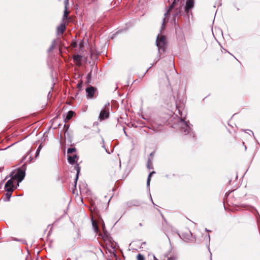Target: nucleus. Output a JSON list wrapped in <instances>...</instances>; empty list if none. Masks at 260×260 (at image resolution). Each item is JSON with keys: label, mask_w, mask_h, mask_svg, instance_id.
Masks as SVG:
<instances>
[{"label": "nucleus", "mask_w": 260, "mask_h": 260, "mask_svg": "<svg viewBox=\"0 0 260 260\" xmlns=\"http://www.w3.org/2000/svg\"><path fill=\"white\" fill-rule=\"evenodd\" d=\"M41 149H42V145H41V144H40V145L39 146V147H38V148L37 150H39V151H40V150H41Z\"/></svg>", "instance_id": "obj_36"}, {"label": "nucleus", "mask_w": 260, "mask_h": 260, "mask_svg": "<svg viewBox=\"0 0 260 260\" xmlns=\"http://www.w3.org/2000/svg\"><path fill=\"white\" fill-rule=\"evenodd\" d=\"M151 201H152V202L153 204V205H155V204H154V203H153V201H152V199L151 198Z\"/></svg>", "instance_id": "obj_47"}, {"label": "nucleus", "mask_w": 260, "mask_h": 260, "mask_svg": "<svg viewBox=\"0 0 260 260\" xmlns=\"http://www.w3.org/2000/svg\"><path fill=\"white\" fill-rule=\"evenodd\" d=\"M5 190L7 191V193L5 194V197L3 200L5 202H9L10 200L13 189L12 188H9V189H5Z\"/></svg>", "instance_id": "obj_9"}, {"label": "nucleus", "mask_w": 260, "mask_h": 260, "mask_svg": "<svg viewBox=\"0 0 260 260\" xmlns=\"http://www.w3.org/2000/svg\"><path fill=\"white\" fill-rule=\"evenodd\" d=\"M75 112L73 111H69L66 115V119H64V121H66V120H70L74 115Z\"/></svg>", "instance_id": "obj_17"}, {"label": "nucleus", "mask_w": 260, "mask_h": 260, "mask_svg": "<svg viewBox=\"0 0 260 260\" xmlns=\"http://www.w3.org/2000/svg\"><path fill=\"white\" fill-rule=\"evenodd\" d=\"M82 83H83V82L82 80H80L78 83L77 84V88L80 90H81V89H82Z\"/></svg>", "instance_id": "obj_29"}, {"label": "nucleus", "mask_w": 260, "mask_h": 260, "mask_svg": "<svg viewBox=\"0 0 260 260\" xmlns=\"http://www.w3.org/2000/svg\"><path fill=\"white\" fill-rule=\"evenodd\" d=\"M25 164H24L22 166V168H23V169L18 168L17 169L16 172L13 171L11 173L10 175V177H11L12 178H14L17 180L18 185H19V183L21 182L24 179L25 176L26 169L25 168Z\"/></svg>", "instance_id": "obj_2"}, {"label": "nucleus", "mask_w": 260, "mask_h": 260, "mask_svg": "<svg viewBox=\"0 0 260 260\" xmlns=\"http://www.w3.org/2000/svg\"><path fill=\"white\" fill-rule=\"evenodd\" d=\"M60 138H62V136H61V134H60Z\"/></svg>", "instance_id": "obj_50"}, {"label": "nucleus", "mask_w": 260, "mask_h": 260, "mask_svg": "<svg viewBox=\"0 0 260 260\" xmlns=\"http://www.w3.org/2000/svg\"><path fill=\"white\" fill-rule=\"evenodd\" d=\"M194 0H186L184 11L186 15L189 16L190 14L192 15L191 10L194 8Z\"/></svg>", "instance_id": "obj_4"}, {"label": "nucleus", "mask_w": 260, "mask_h": 260, "mask_svg": "<svg viewBox=\"0 0 260 260\" xmlns=\"http://www.w3.org/2000/svg\"><path fill=\"white\" fill-rule=\"evenodd\" d=\"M237 10L238 11L239 10V9L238 8H237Z\"/></svg>", "instance_id": "obj_53"}, {"label": "nucleus", "mask_w": 260, "mask_h": 260, "mask_svg": "<svg viewBox=\"0 0 260 260\" xmlns=\"http://www.w3.org/2000/svg\"><path fill=\"white\" fill-rule=\"evenodd\" d=\"M168 260H177V257L175 255L171 256L168 258Z\"/></svg>", "instance_id": "obj_30"}, {"label": "nucleus", "mask_w": 260, "mask_h": 260, "mask_svg": "<svg viewBox=\"0 0 260 260\" xmlns=\"http://www.w3.org/2000/svg\"><path fill=\"white\" fill-rule=\"evenodd\" d=\"M109 117V109H102L100 113L99 118L101 120L107 119Z\"/></svg>", "instance_id": "obj_8"}, {"label": "nucleus", "mask_w": 260, "mask_h": 260, "mask_svg": "<svg viewBox=\"0 0 260 260\" xmlns=\"http://www.w3.org/2000/svg\"><path fill=\"white\" fill-rule=\"evenodd\" d=\"M178 235H179V236L181 238L183 239V237H182L180 236V234H178Z\"/></svg>", "instance_id": "obj_48"}, {"label": "nucleus", "mask_w": 260, "mask_h": 260, "mask_svg": "<svg viewBox=\"0 0 260 260\" xmlns=\"http://www.w3.org/2000/svg\"><path fill=\"white\" fill-rule=\"evenodd\" d=\"M205 231L207 232H210V231L208 230L207 229H205Z\"/></svg>", "instance_id": "obj_43"}, {"label": "nucleus", "mask_w": 260, "mask_h": 260, "mask_svg": "<svg viewBox=\"0 0 260 260\" xmlns=\"http://www.w3.org/2000/svg\"><path fill=\"white\" fill-rule=\"evenodd\" d=\"M80 47H82V45H81V44H80Z\"/></svg>", "instance_id": "obj_54"}, {"label": "nucleus", "mask_w": 260, "mask_h": 260, "mask_svg": "<svg viewBox=\"0 0 260 260\" xmlns=\"http://www.w3.org/2000/svg\"><path fill=\"white\" fill-rule=\"evenodd\" d=\"M234 58H235V59H237V58L235 57V56H234Z\"/></svg>", "instance_id": "obj_57"}, {"label": "nucleus", "mask_w": 260, "mask_h": 260, "mask_svg": "<svg viewBox=\"0 0 260 260\" xmlns=\"http://www.w3.org/2000/svg\"><path fill=\"white\" fill-rule=\"evenodd\" d=\"M67 8L66 7H65V10L64 11L63 17L67 18L68 17V15L69 14V12L67 11Z\"/></svg>", "instance_id": "obj_28"}, {"label": "nucleus", "mask_w": 260, "mask_h": 260, "mask_svg": "<svg viewBox=\"0 0 260 260\" xmlns=\"http://www.w3.org/2000/svg\"><path fill=\"white\" fill-rule=\"evenodd\" d=\"M166 43L167 42L165 36L158 35L156 40V45L158 48V54L159 57L157 59L156 62L159 60L160 54L165 51Z\"/></svg>", "instance_id": "obj_3"}, {"label": "nucleus", "mask_w": 260, "mask_h": 260, "mask_svg": "<svg viewBox=\"0 0 260 260\" xmlns=\"http://www.w3.org/2000/svg\"><path fill=\"white\" fill-rule=\"evenodd\" d=\"M155 171H152V172H150L149 173V174L148 175V178L147 180V187L149 189V186H150V180H151V179H150L152 175V174H155Z\"/></svg>", "instance_id": "obj_18"}, {"label": "nucleus", "mask_w": 260, "mask_h": 260, "mask_svg": "<svg viewBox=\"0 0 260 260\" xmlns=\"http://www.w3.org/2000/svg\"><path fill=\"white\" fill-rule=\"evenodd\" d=\"M148 70H147L145 74H146L148 72Z\"/></svg>", "instance_id": "obj_51"}, {"label": "nucleus", "mask_w": 260, "mask_h": 260, "mask_svg": "<svg viewBox=\"0 0 260 260\" xmlns=\"http://www.w3.org/2000/svg\"><path fill=\"white\" fill-rule=\"evenodd\" d=\"M7 178V177L0 183V189L2 188L4 181Z\"/></svg>", "instance_id": "obj_32"}, {"label": "nucleus", "mask_w": 260, "mask_h": 260, "mask_svg": "<svg viewBox=\"0 0 260 260\" xmlns=\"http://www.w3.org/2000/svg\"><path fill=\"white\" fill-rule=\"evenodd\" d=\"M141 204V202L137 200H132L131 201H128L126 203V205L128 207H131L132 206H138Z\"/></svg>", "instance_id": "obj_12"}, {"label": "nucleus", "mask_w": 260, "mask_h": 260, "mask_svg": "<svg viewBox=\"0 0 260 260\" xmlns=\"http://www.w3.org/2000/svg\"><path fill=\"white\" fill-rule=\"evenodd\" d=\"M96 0H90V2L91 3H93L94 2H95Z\"/></svg>", "instance_id": "obj_42"}, {"label": "nucleus", "mask_w": 260, "mask_h": 260, "mask_svg": "<svg viewBox=\"0 0 260 260\" xmlns=\"http://www.w3.org/2000/svg\"><path fill=\"white\" fill-rule=\"evenodd\" d=\"M92 225L93 228V230L96 233H98L99 231V229L98 224L93 219L92 220Z\"/></svg>", "instance_id": "obj_21"}, {"label": "nucleus", "mask_w": 260, "mask_h": 260, "mask_svg": "<svg viewBox=\"0 0 260 260\" xmlns=\"http://www.w3.org/2000/svg\"><path fill=\"white\" fill-rule=\"evenodd\" d=\"M152 161L153 160H152V159L151 158L148 157V160H147V167L148 169H152V167L151 166Z\"/></svg>", "instance_id": "obj_24"}, {"label": "nucleus", "mask_w": 260, "mask_h": 260, "mask_svg": "<svg viewBox=\"0 0 260 260\" xmlns=\"http://www.w3.org/2000/svg\"><path fill=\"white\" fill-rule=\"evenodd\" d=\"M75 169L76 170L77 173L74 180V187L75 188H76L77 181L79 178V175L81 170V167L79 166V164L77 162H76V164L75 166Z\"/></svg>", "instance_id": "obj_10"}, {"label": "nucleus", "mask_w": 260, "mask_h": 260, "mask_svg": "<svg viewBox=\"0 0 260 260\" xmlns=\"http://www.w3.org/2000/svg\"><path fill=\"white\" fill-rule=\"evenodd\" d=\"M176 110L175 112L178 113L180 116L179 120L177 123L174 124L176 126H178L180 131L184 133L185 135H189L190 137L193 138L194 134L192 131L191 126L189 124V122L186 121L185 119L187 116V113L185 110L184 109L183 106H179L177 104L176 105Z\"/></svg>", "instance_id": "obj_1"}, {"label": "nucleus", "mask_w": 260, "mask_h": 260, "mask_svg": "<svg viewBox=\"0 0 260 260\" xmlns=\"http://www.w3.org/2000/svg\"><path fill=\"white\" fill-rule=\"evenodd\" d=\"M191 233L190 232V233L187 235V239L189 240L190 237H191Z\"/></svg>", "instance_id": "obj_35"}, {"label": "nucleus", "mask_w": 260, "mask_h": 260, "mask_svg": "<svg viewBox=\"0 0 260 260\" xmlns=\"http://www.w3.org/2000/svg\"><path fill=\"white\" fill-rule=\"evenodd\" d=\"M97 89L96 87L91 85H88L86 88V92L87 93V97L88 99H92L94 96V93L96 92Z\"/></svg>", "instance_id": "obj_5"}, {"label": "nucleus", "mask_w": 260, "mask_h": 260, "mask_svg": "<svg viewBox=\"0 0 260 260\" xmlns=\"http://www.w3.org/2000/svg\"><path fill=\"white\" fill-rule=\"evenodd\" d=\"M68 126H69V125L64 124V128H66V129L68 128Z\"/></svg>", "instance_id": "obj_39"}, {"label": "nucleus", "mask_w": 260, "mask_h": 260, "mask_svg": "<svg viewBox=\"0 0 260 260\" xmlns=\"http://www.w3.org/2000/svg\"><path fill=\"white\" fill-rule=\"evenodd\" d=\"M208 250H210L209 247H208ZM209 252L210 253V255L211 256L212 253L210 252V251H209ZM210 259L211 260V256L210 257Z\"/></svg>", "instance_id": "obj_40"}, {"label": "nucleus", "mask_w": 260, "mask_h": 260, "mask_svg": "<svg viewBox=\"0 0 260 260\" xmlns=\"http://www.w3.org/2000/svg\"><path fill=\"white\" fill-rule=\"evenodd\" d=\"M234 58H235V59H237V58L235 57V56H234Z\"/></svg>", "instance_id": "obj_56"}, {"label": "nucleus", "mask_w": 260, "mask_h": 260, "mask_svg": "<svg viewBox=\"0 0 260 260\" xmlns=\"http://www.w3.org/2000/svg\"><path fill=\"white\" fill-rule=\"evenodd\" d=\"M13 240L14 241H22V240H19V239H18L17 238H14Z\"/></svg>", "instance_id": "obj_37"}, {"label": "nucleus", "mask_w": 260, "mask_h": 260, "mask_svg": "<svg viewBox=\"0 0 260 260\" xmlns=\"http://www.w3.org/2000/svg\"><path fill=\"white\" fill-rule=\"evenodd\" d=\"M234 58H235V59H237V58L235 57V56H234Z\"/></svg>", "instance_id": "obj_55"}, {"label": "nucleus", "mask_w": 260, "mask_h": 260, "mask_svg": "<svg viewBox=\"0 0 260 260\" xmlns=\"http://www.w3.org/2000/svg\"><path fill=\"white\" fill-rule=\"evenodd\" d=\"M137 260H144V257L143 255L139 253L137 256Z\"/></svg>", "instance_id": "obj_27"}, {"label": "nucleus", "mask_w": 260, "mask_h": 260, "mask_svg": "<svg viewBox=\"0 0 260 260\" xmlns=\"http://www.w3.org/2000/svg\"><path fill=\"white\" fill-rule=\"evenodd\" d=\"M70 126H68V128L64 131V137L66 139H67L69 143H71L73 138V131H69Z\"/></svg>", "instance_id": "obj_6"}, {"label": "nucleus", "mask_w": 260, "mask_h": 260, "mask_svg": "<svg viewBox=\"0 0 260 260\" xmlns=\"http://www.w3.org/2000/svg\"><path fill=\"white\" fill-rule=\"evenodd\" d=\"M92 70V69L91 70L90 73H88V75H87V81H86L87 84H89L90 83V80L91 78Z\"/></svg>", "instance_id": "obj_25"}, {"label": "nucleus", "mask_w": 260, "mask_h": 260, "mask_svg": "<svg viewBox=\"0 0 260 260\" xmlns=\"http://www.w3.org/2000/svg\"><path fill=\"white\" fill-rule=\"evenodd\" d=\"M40 152V151H39V150H37L35 155L36 157H37L39 155Z\"/></svg>", "instance_id": "obj_31"}, {"label": "nucleus", "mask_w": 260, "mask_h": 260, "mask_svg": "<svg viewBox=\"0 0 260 260\" xmlns=\"http://www.w3.org/2000/svg\"><path fill=\"white\" fill-rule=\"evenodd\" d=\"M179 0H174L172 4L170 6L168 10H167V12L165 14V15H167L168 14H169L170 12L174 9L176 3L178 2Z\"/></svg>", "instance_id": "obj_16"}, {"label": "nucleus", "mask_w": 260, "mask_h": 260, "mask_svg": "<svg viewBox=\"0 0 260 260\" xmlns=\"http://www.w3.org/2000/svg\"><path fill=\"white\" fill-rule=\"evenodd\" d=\"M29 161H30L32 159L31 156L29 157Z\"/></svg>", "instance_id": "obj_45"}, {"label": "nucleus", "mask_w": 260, "mask_h": 260, "mask_svg": "<svg viewBox=\"0 0 260 260\" xmlns=\"http://www.w3.org/2000/svg\"><path fill=\"white\" fill-rule=\"evenodd\" d=\"M56 44V42L55 40H53L52 41V43L51 46L49 47V48L47 50L48 52H50L55 47V45Z\"/></svg>", "instance_id": "obj_22"}, {"label": "nucleus", "mask_w": 260, "mask_h": 260, "mask_svg": "<svg viewBox=\"0 0 260 260\" xmlns=\"http://www.w3.org/2000/svg\"><path fill=\"white\" fill-rule=\"evenodd\" d=\"M182 6H180L175 9L173 14V21L175 24L176 23V19L177 17L181 16V13L182 11Z\"/></svg>", "instance_id": "obj_7"}, {"label": "nucleus", "mask_w": 260, "mask_h": 260, "mask_svg": "<svg viewBox=\"0 0 260 260\" xmlns=\"http://www.w3.org/2000/svg\"><path fill=\"white\" fill-rule=\"evenodd\" d=\"M155 171H152V172H150L149 173V174L148 175V178L147 180V187L149 189V186H150V180H151V179H150L152 175V174H155Z\"/></svg>", "instance_id": "obj_19"}, {"label": "nucleus", "mask_w": 260, "mask_h": 260, "mask_svg": "<svg viewBox=\"0 0 260 260\" xmlns=\"http://www.w3.org/2000/svg\"><path fill=\"white\" fill-rule=\"evenodd\" d=\"M2 169V168H0V170Z\"/></svg>", "instance_id": "obj_58"}, {"label": "nucleus", "mask_w": 260, "mask_h": 260, "mask_svg": "<svg viewBox=\"0 0 260 260\" xmlns=\"http://www.w3.org/2000/svg\"><path fill=\"white\" fill-rule=\"evenodd\" d=\"M155 171H152V172H150L149 173V174L148 175V178L147 180V187L149 189V186H150V180H151V179H150L152 175V174H155Z\"/></svg>", "instance_id": "obj_20"}, {"label": "nucleus", "mask_w": 260, "mask_h": 260, "mask_svg": "<svg viewBox=\"0 0 260 260\" xmlns=\"http://www.w3.org/2000/svg\"><path fill=\"white\" fill-rule=\"evenodd\" d=\"M122 129H123V132H124V133L125 134V135L126 136H127V134H126V132H125V127H122Z\"/></svg>", "instance_id": "obj_38"}, {"label": "nucleus", "mask_w": 260, "mask_h": 260, "mask_svg": "<svg viewBox=\"0 0 260 260\" xmlns=\"http://www.w3.org/2000/svg\"><path fill=\"white\" fill-rule=\"evenodd\" d=\"M251 133H252V134L253 136H254V134H253V133L252 132H251Z\"/></svg>", "instance_id": "obj_52"}, {"label": "nucleus", "mask_w": 260, "mask_h": 260, "mask_svg": "<svg viewBox=\"0 0 260 260\" xmlns=\"http://www.w3.org/2000/svg\"><path fill=\"white\" fill-rule=\"evenodd\" d=\"M154 260H158V259L157 258H156L155 256H154Z\"/></svg>", "instance_id": "obj_44"}, {"label": "nucleus", "mask_w": 260, "mask_h": 260, "mask_svg": "<svg viewBox=\"0 0 260 260\" xmlns=\"http://www.w3.org/2000/svg\"><path fill=\"white\" fill-rule=\"evenodd\" d=\"M76 151V149L75 147L69 148L67 150V153L68 154L72 153Z\"/></svg>", "instance_id": "obj_26"}, {"label": "nucleus", "mask_w": 260, "mask_h": 260, "mask_svg": "<svg viewBox=\"0 0 260 260\" xmlns=\"http://www.w3.org/2000/svg\"><path fill=\"white\" fill-rule=\"evenodd\" d=\"M139 225H140V226H142V224L141 223H140L139 224Z\"/></svg>", "instance_id": "obj_49"}, {"label": "nucleus", "mask_w": 260, "mask_h": 260, "mask_svg": "<svg viewBox=\"0 0 260 260\" xmlns=\"http://www.w3.org/2000/svg\"><path fill=\"white\" fill-rule=\"evenodd\" d=\"M153 152H151L149 156V157L151 158L152 160H153Z\"/></svg>", "instance_id": "obj_34"}, {"label": "nucleus", "mask_w": 260, "mask_h": 260, "mask_svg": "<svg viewBox=\"0 0 260 260\" xmlns=\"http://www.w3.org/2000/svg\"><path fill=\"white\" fill-rule=\"evenodd\" d=\"M208 239H209V240H210V235H209V234L208 235Z\"/></svg>", "instance_id": "obj_46"}, {"label": "nucleus", "mask_w": 260, "mask_h": 260, "mask_svg": "<svg viewBox=\"0 0 260 260\" xmlns=\"http://www.w3.org/2000/svg\"><path fill=\"white\" fill-rule=\"evenodd\" d=\"M165 18H164V19H163V23H162V26L164 25V22H165Z\"/></svg>", "instance_id": "obj_41"}, {"label": "nucleus", "mask_w": 260, "mask_h": 260, "mask_svg": "<svg viewBox=\"0 0 260 260\" xmlns=\"http://www.w3.org/2000/svg\"><path fill=\"white\" fill-rule=\"evenodd\" d=\"M64 4H65V7H66V8H67V5H68V3H69V0H64Z\"/></svg>", "instance_id": "obj_33"}, {"label": "nucleus", "mask_w": 260, "mask_h": 260, "mask_svg": "<svg viewBox=\"0 0 260 260\" xmlns=\"http://www.w3.org/2000/svg\"><path fill=\"white\" fill-rule=\"evenodd\" d=\"M101 220H102V228H103V232H104V235L102 236V238H105V237H108V235H107V232L105 230V223L104 222V221L102 219H101Z\"/></svg>", "instance_id": "obj_23"}, {"label": "nucleus", "mask_w": 260, "mask_h": 260, "mask_svg": "<svg viewBox=\"0 0 260 260\" xmlns=\"http://www.w3.org/2000/svg\"><path fill=\"white\" fill-rule=\"evenodd\" d=\"M82 56L78 54L74 55L73 56V59L76 64L78 66L81 64Z\"/></svg>", "instance_id": "obj_13"}, {"label": "nucleus", "mask_w": 260, "mask_h": 260, "mask_svg": "<svg viewBox=\"0 0 260 260\" xmlns=\"http://www.w3.org/2000/svg\"><path fill=\"white\" fill-rule=\"evenodd\" d=\"M13 179L14 178H12L11 177V179H10L6 182L5 185V189H9V188H12L14 190L16 188L14 186Z\"/></svg>", "instance_id": "obj_11"}, {"label": "nucleus", "mask_w": 260, "mask_h": 260, "mask_svg": "<svg viewBox=\"0 0 260 260\" xmlns=\"http://www.w3.org/2000/svg\"><path fill=\"white\" fill-rule=\"evenodd\" d=\"M78 158H79V156L77 154H75V155H73V156H68V161L70 164L73 165L76 162L75 159H78Z\"/></svg>", "instance_id": "obj_15"}, {"label": "nucleus", "mask_w": 260, "mask_h": 260, "mask_svg": "<svg viewBox=\"0 0 260 260\" xmlns=\"http://www.w3.org/2000/svg\"><path fill=\"white\" fill-rule=\"evenodd\" d=\"M66 29V26L64 23H61L60 25L57 26V33L58 34H63V32Z\"/></svg>", "instance_id": "obj_14"}]
</instances>
